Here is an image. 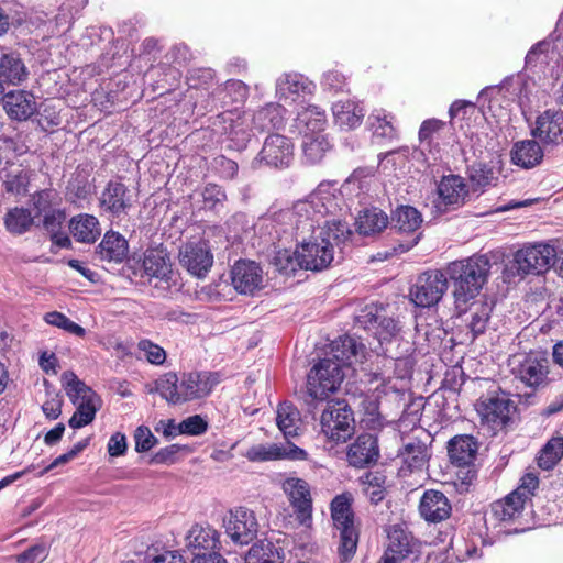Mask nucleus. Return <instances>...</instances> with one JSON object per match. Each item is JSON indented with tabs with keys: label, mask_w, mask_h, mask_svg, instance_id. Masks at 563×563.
<instances>
[{
	"label": "nucleus",
	"mask_w": 563,
	"mask_h": 563,
	"mask_svg": "<svg viewBox=\"0 0 563 563\" xmlns=\"http://www.w3.org/2000/svg\"><path fill=\"white\" fill-rule=\"evenodd\" d=\"M128 241L117 232H107L97 247V255L102 261L121 263L128 255Z\"/></svg>",
	"instance_id": "30"
},
{
	"label": "nucleus",
	"mask_w": 563,
	"mask_h": 563,
	"mask_svg": "<svg viewBox=\"0 0 563 563\" xmlns=\"http://www.w3.org/2000/svg\"><path fill=\"white\" fill-rule=\"evenodd\" d=\"M294 159V144L280 134L268 135L258 154V164L275 168L288 167Z\"/></svg>",
	"instance_id": "15"
},
{
	"label": "nucleus",
	"mask_w": 563,
	"mask_h": 563,
	"mask_svg": "<svg viewBox=\"0 0 563 563\" xmlns=\"http://www.w3.org/2000/svg\"><path fill=\"white\" fill-rule=\"evenodd\" d=\"M62 379L67 396L77 406L68 421L69 427L78 429L91 423L101 407V398L73 372H65Z\"/></svg>",
	"instance_id": "4"
},
{
	"label": "nucleus",
	"mask_w": 563,
	"mask_h": 563,
	"mask_svg": "<svg viewBox=\"0 0 563 563\" xmlns=\"http://www.w3.org/2000/svg\"><path fill=\"white\" fill-rule=\"evenodd\" d=\"M476 410L483 422L492 428H499L509 421L515 405L508 395L501 391L482 397L476 405Z\"/></svg>",
	"instance_id": "14"
},
{
	"label": "nucleus",
	"mask_w": 563,
	"mask_h": 563,
	"mask_svg": "<svg viewBox=\"0 0 563 563\" xmlns=\"http://www.w3.org/2000/svg\"><path fill=\"white\" fill-rule=\"evenodd\" d=\"M335 123L342 129L358 126L364 118V111L353 101H339L332 108Z\"/></svg>",
	"instance_id": "35"
},
{
	"label": "nucleus",
	"mask_w": 563,
	"mask_h": 563,
	"mask_svg": "<svg viewBox=\"0 0 563 563\" xmlns=\"http://www.w3.org/2000/svg\"><path fill=\"white\" fill-rule=\"evenodd\" d=\"M451 510L449 499L440 490H426L419 504L421 517L429 522H440L449 518Z\"/></svg>",
	"instance_id": "24"
},
{
	"label": "nucleus",
	"mask_w": 563,
	"mask_h": 563,
	"mask_svg": "<svg viewBox=\"0 0 563 563\" xmlns=\"http://www.w3.org/2000/svg\"><path fill=\"white\" fill-rule=\"evenodd\" d=\"M5 189L9 192L20 194L29 184V173L21 166H11L4 174Z\"/></svg>",
	"instance_id": "51"
},
{
	"label": "nucleus",
	"mask_w": 563,
	"mask_h": 563,
	"mask_svg": "<svg viewBox=\"0 0 563 563\" xmlns=\"http://www.w3.org/2000/svg\"><path fill=\"white\" fill-rule=\"evenodd\" d=\"M276 422L285 438L296 437L301 424L300 412L292 404L283 402L278 406Z\"/></svg>",
	"instance_id": "37"
},
{
	"label": "nucleus",
	"mask_w": 563,
	"mask_h": 563,
	"mask_svg": "<svg viewBox=\"0 0 563 563\" xmlns=\"http://www.w3.org/2000/svg\"><path fill=\"white\" fill-rule=\"evenodd\" d=\"M177 429L181 434L200 435L207 431L208 423L201 416L195 415L183 420Z\"/></svg>",
	"instance_id": "57"
},
{
	"label": "nucleus",
	"mask_w": 563,
	"mask_h": 563,
	"mask_svg": "<svg viewBox=\"0 0 563 563\" xmlns=\"http://www.w3.org/2000/svg\"><path fill=\"white\" fill-rule=\"evenodd\" d=\"M539 486V478L534 473H526L521 479L519 486L511 492L512 496L520 497L526 503L533 495Z\"/></svg>",
	"instance_id": "54"
},
{
	"label": "nucleus",
	"mask_w": 563,
	"mask_h": 563,
	"mask_svg": "<svg viewBox=\"0 0 563 563\" xmlns=\"http://www.w3.org/2000/svg\"><path fill=\"white\" fill-rule=\"evenodd\" d=\"M448 289L446 275L438 269L422 273L410 289L411 301L422 308L437 305Z\"/></svg>",
	"instance_id": "10"
},
{
	"label": "nucleus",
	"mask_w": 563,
	"mask_h": 563,
	"mask_svg": "<svg viewBox=\"0 0 563 563\" xmlns=\"http://www.w3.org/2000/svg\"><path fill=\"white\" fill-rule=\"evenodd\" d=\"M393 117L385 113L384 110H375L368 117V123L373 136L379 140H393L397 136V131L393 125Z\"/></svg>",
	"instance_id": "43"
},
{
	"label": "nucleus",
	"mask_w": 563,
	"mask_h": 563,
	"mask_svg": "<svg viewBox=\"0 0 563 563\" xmlns=\"http://www.w3.org/2000/svg\"><path fill=\"white\" fill-rule=\"evenodd\" d=\"M409 472L421 470L428 457L427 446L420 441H412L404 446L400 454Z\"/></svg>",
	"instance_id": "44"
},
{
	"label": "nucleus",
	"mask_w": 563,
	"mask_h": 563,
	"mask_svg": "<svg viewBox=\"0 0 563 563\" xmlns=\"http://www.w3.org/2000/svg\"><path fill=\"white\" fill-rule=\"evenodd\" d=\"M213 125L222 134H225L238 148L245 146L251 137L249 119L236 110L221 113Z\"/></svg>",
	"instance_id": "19"
},
{
	"label": "nucleus",
	"mask_w": 563,
	"mask_h": 563,
	"mask_svg": "<svg viewBox=\"0 0 563 563\" xmlns=\"http://www.w3.org/2000/svg\"><path fill=\"white\" fill-rule=\"evenodd\" d=\"M297 120L307 128L309 134H320L327 124L325 112L316 106L305 108L298 113Z\"/></svg>",
	"instance_id": "48"
},
{
	"label": "nucleus",
	"mask_w": 563,
	"mask_h": 563,
	"mask_svg": "<svg viewBox=\"0 0 563 563\" xmlns=\"http://www.w3.org/2000/svg\"><path fill=\"white\" fill-rule=\"evenodd\" d=\"M202 198L206 207L213 208L225 199V194L218 185L208 184L202 191Z\"/></svg>",
	"instance_id": "63"
},
{
	"label": "nucleus",
	"mask_w": 563,
	"mask_h": 563,
	"mask_svg": "<svg viewBox=\"0 0 563 563\" xmlns=\"http://www.w3.org/2000/svg\"><path fill=\"white\" fill-rule=\"evenodd\" d=\"M311 92V82L299 74H284L276 82V95L285 102L296 101L301 95Z\"/></svg>",
	"instance_id": "26"
},
{
	"label": "nucleus",
	"mask_w": 563,
	"mask_h": 563,
	"mask_svg": "<svg viewBox=\"0 0 563 563\" xmlns=\"http://www.w3.org/2000/svg\"><path fill=\"white\" fill-rule=\"evenodd\" d=\"M525 503L520 497H515L510 493L501 500L492 505V517L500 522H510L518 518L523 510Z\"/></svg>",
	"instance_id": "38"
},
{
	"label": "nucleus",
	"mask_w": 563,
	"mask_h": 563,
	"mask_svg": "<svg viewBox=\"0 0 563 563\" xmlns=\"http://www.w3.org/2000/svg\"><path fill=\"white\" fill-rule=\"evenodd\" d=\"M330 150L331 145L325 135L305 132L302 153L306 164L316 165L321 163Z\"/></svg>",
	"instance_id": "33"
},
{
	"label": "nucleus",
	"mask_w": 563,
	"mask_h": 563,
	"mask_svg": "<svg viewBox=\"0 0 563 563\" xmlns=\"http://www.w3.org/2000/svg\"><path fill=\"white\" fill-rule=\"evenodd\" d=\"M273 264L276 269L285 275L294 274L297 268H301V261L299 258V244L292 252L289 250H279L276 252Z\"/></svg>",
	"instance_id": "49"
},
{
	"label": "nucleus",
	"mask_w": 563,
	"mask_h": 563,
	"mask_svg": "<svg viewBox=\"0 0 563 563\" xmlns=\"http://www.w3.org/2000/svg\"><path fill=\"white\" fill-rule=\"evenodd\" d=\"M48 555V549L44 543H38L30 547L19 555H16L18 563H36L44 561Z\"/></svg>",
	"instance_id": "58"
},
{
	"label": "nucleus",
	"mask_w": 563,
	"mask_h": 563,
	"mask_svg": "<svg viewBox=\"0 0 563 563\" xmlns=\"http://www.w3.org/2000/svg\"><path fill=\"white\" fill-rule=\"evenodd\" d=\"M437 191L438 198L434 201V208L438 213H445L462 207L468 197V186L459 175L443 176L438 184Z\"/></svg>",
	"instance_id": "13"
},
{
	"label": "nucleus",
	"mask_w": 563,
	"mask_h": 563,
	"mask_svg": "<svg viewBox=\"0 0 563 563\" xmlns=\"http://www.w3.org/2000/svg\"><path fill=\"white\" fill-rule=\"evenodd\" d=\"M27 68L16 52H2L0 55V81L20 85L26 80Z\"/></svg>",
	"instance_id": "28"
},
{
	"label": "nucleus",
	"mask_w": 563,
	"mask_h": 563,
	"mask_svg": "<svg viewBox=\"0 0 563 563\" xmlns=\"http://www.w3.org/2000/svg\"><path fill=\"white\" fill-rule=\"evenodd\" d=\"M394 221L399 231L410 233L420 228L422 217L416 208L401 206L395 211Z\"/></svg>",
	"instance_id": "46"
},
{
	"label": "nucleus",
	"mask_w": 563,
	"mask_h": 563,
	"mask_svg": "<svg viewBox=\"0 0 563 563\" xmlns=\"http://www.w3.org/2000/svg\"><path fill=\"white\" fill-rule=\"evenodd\" d=\"M444 126V122L437 119H429L422 122L419 129V141L421 144H431L432 135Z\"/></svg>",
	"instance_id": "62"
},
{
	"label": "nucleus",
	"mask_w": 563,
	"mask_h": 563,
	"mask_svg": "<svg viewBox=\"0 0 563 563\" xmlns=\"http://www.w3.org/2000/svg\"><path fill=\"white\" fill-rule=\"evenodd\" d=\"M137 349L143 352L144 357L155 365H161L166 360V352L159 345L147 339H143L137 343Z\"/></svg>",
	"instance_id": "55"
},
{
	"label": "nucleus",
	"mask_w": 563,
	"mask_h": 563,
	"mask_svg": "<svg viewBox=\"0 0 563 563\" xmlns=\"http://www.w3.org/2000/svg\"><path fill=\"white\" fill-rule=\"evenodd\" d=\"M65 219L66 214L63 211L54 209L43 214V227L51 234L59 233Z\"/></svg>",
	"instance_id": "61"
},
{
	"label": "nucleus",
	"mask_w": 563,
	"mask_h": 563,
	"mask_svg": "<svg viewBox=\"0 0 563 563\" xmlns=\"http://www.w3.org/2000/svg\"><path fill=\"white\" fill-rule=\"evenodd\" d=\"M179 263L192 276L203 278L213 265V255L206 243H187L179 251Z\"/></svg>",
	"instance_id": "16"
},
{
	"label": "nucleus",
	"mask_w": 563,
	"mask_h": 563,
	"mask_svg": "<svg viewBox=\"0 0 563 563\" xmlns=\"http://www.w3.org/2000/svg\"><path fill=\"white\" fill-rule=\"evenodd\" d=\"M282 108L278 104L269 103L266 107L260 109L253 115V123L260 131L269 130L277 128L282 124Z\"/></svg>",
	"instance_id": "47"
},
{
	"label": "nucleus",
	"mask_w": 563,
	"mask_h": 563,
	"mask_svg": "<svg viewBox=\"0 0 563 563\" xmlns=\"http://www.w3.org/2000/svg\"><path fill=\"white\" fill-rule=\"evenodd\" d=\"M140 264L141 277L165 283L168 286L174 282V269L168 251L163 246L148 247L136 261Z\"/></svg>",
	"instance_id": "12"
},
{
	"label": "nucleus",
	"mask_w": 563,
	"mask_h": 563,
	"mask_svg": "<svg viewBox=\"0 0 563 563\" xmlns=\"http://www.w3.org/2000/svg\"><path fill=\"white\" fill-rule=\"evenodd\" d=\"M363 492L372 504L377 505L385 497L387 477L382 472H367L360 478Z\"/></svg>",
	"instance_id": "41"
},
{
	"label": "nucleus",
	"mask_w": 563,
	"mask_h": 563,
	"mask_svg": "<svg viewBox=\"0 0 563 563\" xmlns=\"http://www.w3.org/2000/svg\"><path fill=\"white\" fill-rule=\"evenodd\" d=\"M532 135L548 144L563 143V112L544 111L538 117Z\"/></svg>",
	"instance_id": "23"
},
{
	"label": "nucleus",
	"mask_w": 563,
	"mask_h": 563,
	"mask_svg": "<svg viewBox=\"0 0 563 563\" xmlns=\"http://www.w3.org/2000/svg\"><path fill=\"white\" fill-rule=\"evenodd\" d=\"M284 550L271 540L263 539L252 544L245 554L244 563H283Z\"/></svg>",
	"instance_id": "29"
},
{
	"label": "nucleus",
	"mask_w": 563,
	"mask_h": 563,
	"mask_svg": "<svg viewBox=\"0 0 563 563\" xmlns=\"http://www.w3.org/2000/svg\"><path fill=\"white\" fill-rule=\"evenodd\" d=\"M383 312H385V308L383 306H366L356 317V321L364 329L375 330Z\"/></svg>",
	"instance_id": "56"
},
{
	"label": "nucleus",
	"mask_w": 563,
	"mask_h": 563,
	"mask_svg": "<svg viewBox=\"0 0 563 563\" xmlns=\"http://www.w3.org/2000/svg\"><path fill=\"white\" fill-rule=\"evenodd\" d=\"M555 257L556 251L550 244L525 245L514 254L510 268L520 277L540 275L550 269Z\"/></svg>",
	"instance_id": "6"
},
{
	"label": "nucleus",
	"mask_w": 563,
	"mask_h": 563,
	"mask_svg": "<svg viewBox=\"0 0 563 563\" xmlns=\"http://www.w3.org/2000/svg\"><path fill=\"white\" fill-rule=\"evenodd\" d=\"M43 319L47 324L62 329L78 338H84L86 335V330L81 325L71 321L67 316H65L62 312H47L44 314Z\"/></svg>",
	"instance_id": "50"
},
{
	"label": "nucleus",
	"mask_w": 563,
	"mask_h": 563,
	"mask_svg": "<svg viewBox=\"0 0 563 563\" xmlns=\"http://www.w3.org/2000/svg\"><path fill=\"white\" fill-rule=\"evenodd\" d=\"M222 527L230 540L238 545L254 541L260 530L255 512L242 506L232 508L224 515Z\"/></svg>",
	"instance_id": "9"
},
{
	"label": "nucleus",
	"mask_w": 563,
	"mask_h": 563,
	"mask_svg": "<svg viewBox=\"0 0 563 563\" xmlns=\"http://www.w3.org/2000/svg\"><path fill=\"white\" fill-rule=\"evenodd\" d=\"M245 457L251 462L277 461L280 457V444H257L251 446Z\"/></svg>",
	"instance_id": "52"
},
{
	"label": "nucleus",
	"mask_w": 563,
	"mask_h": 563,
	"mask_svg": "<svg viewBox=\"0 0 563 563\" xmlns=\"http://www.w3.org/2000/svg\"><path fill=\"white\" fill-rule=\"evenodd\" d=\"M421 543L400 525L390 526L387 530V544L383 560L389 563L415 561L420 554Z\"/></svg>",
	"instance_id": "11"
},
{
	"label": "nucleus",
	"mask_w": 563,
	"mask_h": 563,
	"mask_svg": "<svg viewBox=\"0 0 563 563\" xmlns=\"http://www.w3.org/2000/svg\"><path fill=\"white\" fill-rule=\"evenodd\" d=\"M155 390L167 402L180 404V378L175 373L168 372L159 376L155 382Z\"/></svg>",
	"instance_id": "42"
},
{
	"label": "nucleus",
	"mask_w": 563,
	"mask_h": 563,
	"mask_svg": "<svg viewBox=\"0 0 563 563\" xmlns=\"http://www.w3.org/2000/svg\"><path fill=\"white\" fill-rule=\"evenodd\" d=\"M283 489L288 496L297 519L300 523H307L312 516V498L309 484L302 478L289 477L284 481Z\"/></svg>",
	"instance_id": "17"
},
{
	"label": "nucleus",
	"mask_w": 563,
	"mask_h": 563,
	"mask_svg": "<svg viewBox=\"0 0 563 563\" xmlns=\"http://www.w3.org/2000/svg\"><path fill=\"white\" fill-rule=\"evenodd\" d=\"M364 346L355 339L344 335L331 344V357H325L316 364L307 376V395L310 405L313 401L325 400L342 383L343 368L358 361L363 355Z\"/></svg>",
	"instance_id": "2"
},
{
	"label": "nucleus",
	"mask_w": 563,
	"mask_h": 563,
	"mask_svg": "<svg viewBox=\"0 0 563 563\" xmlns=\"http://www.w3.org/2000/svg\"><path fill=\"white\" fill-rule=\"evenodd\" d=\"M388 223V216L383 210L371 208L360 212L355 224L361 235L372 236L383 232Z\"/></svg>",
	"instance_id": "32"
},
{
	"label": "nucleus",
	"mask_w": 563,
	"mask_h": 563,
	"mask_svg": "<svg viewBox=\"0 0 563 563\" xmlns=\"http://www.w3.org/2000/svg\"><path fill=\"white\" fill-rule=\"evenodd\" d=\"M3 224L11 234L21 235L32 227L33 217L27 209L14 207L7 211L3 217Z\"/></svg>",
	"instance_id": "39"
},
{
	"label": "nucleus",
	"mask_w": 563,
	"mask_h": 563,
	"mask_svg": "<svg viewBox=\"0 0 563 563\" xmlns=\"http://www.w3.org/2000/svg\"><path fill=\"white\" fill-rule=\"evenodd\" d=\"M563 456V439L552 438L540 451L537 463L544 471L552 470Z\"/></svg>",
	"instance_id": "45"
},
{
	"label": "nucleus",
	"mask_w": 563,
	"mask_h": 563,
	"mask_svg": "<svg viewBox=\"0 0 563 563\" xmlns=\"http://www.w3.org/2000/svg\"><path fill=\"white\" fill-rule=\"evenodd\" d=\"M233 287L244 295H252L263 286V271L254 261H239L231 271Z\"/></svg>",
	"instance_id": "20"
},
{
	"label": "nucleus",
	"mask_w": 563,
	"mask_h": 563,
	"mask_svg": "<svg viewBox=\"0 0 563 563\" xmlns=\"http://www.w3.org/2000/svg\"><path fill=\"white\" fill-rule=\"evenodd\" d=\"M477 446L470 435H457L450 440L448 452L452 463L463 466L472 462Z\"/></svg>",
	"instance_id": "34"
},
{
	"label": "nucleus",
	"mask_w": 563,
	"mask_h": 563,
	"mask_svg": "<svg viewBox=\"0 0 563 563\" xmlns=\"http://www.w3.org/2000/svg\"><path fill=\"white\" fill-rule=\"evenodd\" d=\"M492 264L486 255H474L448 265L446 277L453 283L457 306L474 299L487 282Z\"/></svg>",
	"instance_id": "3"
},
{
	"label": "nucleus",
	"mask_w": 563,
	"mask_h": 563,
	"mask_svg": "<svg viewBox=\"0 0 563 563\" xmlns=\"http://www.w3.org/2000/svg\"><path fill=\"white\" fill-rule=\"evenodd\" d=\"M511 372L517 379L532 389L544 388L550 383V361L541 352L515 356L511 361Z\"/></svg>",
	"instance_id": "7"
},
{
	"label": "nucleus",
	"mask_w": 563,
	"mask_h": 563,
	"mask_svg": "<svg viewBox=\"0 0 563 563\" xmlns=\"http://www.w3.org/2000/svg\"><path fill=\"white\" fill-rule=\"evenodd\" d=\"M470 179L475 189H484L493 185L494 170L483 164L473 165L470 169Z\"/></svg>",
	"instance_id": "53"
},
{
	"label": "nucleus",
	"mask_w": 563,
	"mask_h": 563,
	"mask_svg": "<svg viewBox=\"0 0 563 563\" xmlns=\"http://www.w3.org/2000/svg\"><path fill=\"white\" fill-rule=\"evenodd\" d=\"M352 503V494L342 493L336 495L330 505L333 525L340 531L338 552L343 561L352 559L358 542V531L354 523Z\"/></svg>",
	"instance_id": "5"
},
{
	"label": "nucleus",
	"mask_w": 563,
	"mask_h": 563,
	"mask_svg": "<svg viewBox=\"0 0 563 563\" xmlns=\"http://www.w3.org/2000/svg\"><path fill=\"white\" fill-rule=\"evenodd\" d=\"M69 229L78 242L93 243L100 235L98 219L90 214H80L73 218Z\"/></svg>",
	"instance_id": "36"
},
{
	"label": "nucleus",
	"mask_w": 563,
	"mask_h": 563,
	"mask_svg": "<svg viewBox=\"0 0 563 563\" xmlns=\"http://www.w3.org/2000/svg\"><path fill=\"white\" fill-rule=\"evenodd\" d=\"M374 331L379 340H388L389 338L396 335V333L399 331V327L397 321L388 317L385 311L382 313Z\"/></svg>",
	"instance_id": "60"
},
{
	"label": "nucleus",
	"mask_w": 563,
	"mask_h": 563,
	"mask_svg": "<svg viewBox=\"0 0 563 563\" xmlns=\"http://www.w3.org/2000/svg\"><path fill=\"white\" fill-rule=\"evenodd\" d=\"M336 206L334 196L321 189L294 203L290 220L296 230L302 269L320 272L328 268L334 261L335 247L352 234L346 222L328 219Z\"/></svg>",
	"instance_id": "1"
},
{
	"label": "nucleus",
	"mask_w": 563,
	"mask_h": 563,
	"mask_svg": "<svg viewBox=\"0 0 563 563\" xmlns=\"http://www.w3.org/2000/svg\"><path fill=\"white\" fill-rule=\"evenodd\" d=\"M347 462L356 468H364L375 464L379 459L377 438L369 433L360 434L349 446Z\"/></svg>",
	"instance_id": "21"
},
{
	"label": "nucleus",
	"mask_w": 563,
	"mask_h": 563,
	"mask_svg": "<svg viewBox=\"0 0 563 563\" xmlns=\"http://www.w3.org/2000/svg\"><path fill=\"white\" fill-rule=\"evenodd\" d=\"M218 383L216 373H184L180 377V404L207 397Z\"/></svg>",
	"instance_id": "18"
},
{
	"label": "nucleus",
	"mask_w": 563,
	"mask_h": 563,
	"mask_svg": "<svg viewBox=\"0 0 563 563\" xmlns=\"http://www.w3.org/2000/svg\"><path fill=\"white\" fill-rule=\"evenodd\" d=\"M322 433L333 442H346L355 432L351 408L343 402H329L320 418Z\"/></svg>",
	"instance_id": "8"
},
{
	"label": "nucleus",
	"mask_w": 563,
	"mask_h": 563,
	"mask_svg": "<svg viewBox=\"0 0 563 563\" xmlns=\"http://www.w3.org/2000/svg\"><path fill=\"white\" fill-rule=\"evenodd\" d=\"M3 108L10 119L26 121L37 110L34 96L25 90L11 91L3 96Z\"/></svg>",
	"instance_id": "25"
},
{
	"label": "nucleus",
	"mask_w": 563,
	"mask_h": 563,
	"mask_svg": "<svg viewBox=\"0 0 563 563\" xmlns=\"http://www.w3.org/2000/svg\"><path fill=\"white\" fill-rule=\"evenodd\" d=\"M134 442L136 452H147L156 444L157 439L147 427L141 426L134 432Z\"/></svg>",
	"instance_id": "59"
},
{
	"label": "nucleus",
	"mask_w": 563,
	"mask_h": 563,
	"mask_svg": "<svg viewBox=\"0 0 563 563\" xmlns=\"http://www.w3.org/2000/svg\"><path fill=\"white\" fill-rule=\"evenodd\" d=\"M543 151L534 140H526L515 143L511 151V161L523 168H532L541 163Z\"/></svg>",
	"instance_id": "31"
},
{
	"label": "nucleus",
	"mask_w": 563,
	"mask_h": 563,
	"mask_svg": "<svg viewBox=\"0 0 563 563\" xmlns=\"http://www.w3.org/2000/svg\"><path fill=\"white\" fill-rule=\"evenodd\" d=\"M186 547L194 558L217 552L220 549V533L210 526L194 525L187 532Z\"/></svg>",
	"instance_id": "22"
},
{
	"label": "nucleus",
	"mask_w": 563,
	"mask_h": 563,
	"mask_svg": "<svg viewBox=\"0 0 563 563\" xmlns=\"http://www.w3.org/2000/svg\"><path fill=\"white\" fill-rule=\"evenodd\" d=\"M308 459V453L295 445L294 443L287 442L286 444H280V457L279 460H289V461H306Z\"/></svg>",
	"instance_id": "64"
},
{
	"label": "nucleus",
	"mask_w": 563,
	"mask_h": 563,
	"mask_svg": "<svg viewBox=\"0 0 563 563\" xmlns=\"http://www.w3.org/2000/svg\"><path fill=\"white\" fill-rule=\"evenodd\" d=\"M101 205L119 216L132 206V195L124 184L110 181L102 192Z\"/></svg>",
	"instance_id": "27"
},
{
	"label": "nucleus",
	"mask_w": 563,
	"mask_h": 563,
	"mask_svg": "<svg viewBox=\"0 0 563 563\" xmlns=\"http://www.w3.org/2000/svg\"><path fill=\"white\" fill-rule=\"evenodd\" d=\"M492 311L493 306L488 302L472 303L470 307V321L467 328L470 329L473 339L485 332Z\"/></svg>",
	"instance_id": "40"
}]
</instances>
